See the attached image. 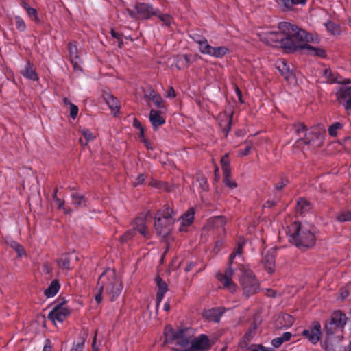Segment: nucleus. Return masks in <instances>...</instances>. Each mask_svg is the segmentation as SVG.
<instances>
[{"instance_id":"nucleus-1","label":"nucleus","mask_w":351,"mask_h":351,"mask_svg":"<svg viewBox=\"0 0 351 351\" xmlns=\"http://www.w3.org/2000/svg\"><path fill=\"white\" fill-rule=\"evenodd\" d=\"M278 28L282 32V39L279 47L289 50H296L300 48L306 50L309 55L319 57L325 56V51L319 48H315L306 43L300 44V41H308V34L294 25L287 22H282L278 25Z\"/></svg>"},{"instance_id":"nucleus-2","label":"nucleus","mask_w":351,"mask_h":351,"mask_svg":"<svg viewBox=\"0 0 351 351\" xmlns=\"http://www.w3.org/2000/svg\"><path fill=\"white\" fill-rule=\"evenodd\" d=\"M289 241L300 248H309L315 243V236L312 227L306 223L294 222L288 228Z\"/></svg>"},{"instance_id":"nucleus-3","label":"nucleus","mask_w":351,"mask_h":351,"mask_svg":"<svg viewBox=\"0 0 351 351\" xmlns=\"http://www.w3.org/2000/svg\"><path fill=\"white\" fill-rule=\"evenodd\" d=\"M97 289L104 291L111 301L117 300L122 291L123 285L114 269H108L100 275Z\"/></svg>"},{"instance_id":"nucleus-4","label":"nucleus","mask_w":351,"mask_h":351,"mask_svg":"<svg viewBox=\"0 0 351 351\" xmlns=\"http://www.w3.org/2000/svg\"><path fill=\"white\" fill-rule=\"evenodd\" d=\"M175 215L176 213L168 205L163 209L162 217L160 213L156 215L154 226L158 235L165 237L170 233L175 221Z\"/></svg>"},{"instance_id":"nucleus-5","label":"nucleus","mask_w":351,"mask_h":351,"mask_svg":"<svg viewBox=\"0 0 351 351\" xmlns=\"http://www.w3.org/2000/svg\"><path fill=\"white\" fill-rule=\"evenodd\" d=\"M347 322L346 315L341 311H335L332 313L330 319L325 324V330L327 335L326 341L332 343L330 336L341 331Z\"/></svg>"},{"instance_id":"nucleus-6","label":"nucleus","mask_w":351,"mask_h":351,"mask_svg":"<svg viewBox=\"0 0 351 351\" xmlns=\"http://www.w3.org/2000/svg\"><path fill=\"white\" fill-rule=\"evenodd\" d=\"M240 270L243 273L240 278V282L244 293L249 295L256 293L258 290L259 285L252 271L246 269L243 265L240 267Z\"/></svg>"},{"instance_id":"nucleus-7","label":"nucleus","mask_w":351,"mask_h":351,"mask_svg":"<svg viewBox=\"0 0 351 351\" xmlns=\"http://www.w3.org/2000/svg\"><path fill=\"white\" fill-rule=\"evenodd\" d=\"M325 128L323 125H319L313 127L311 130L304 134V136L298 140L306 145H311L315 147H320L324 140Z\"/></svg>"},{"instance_id":"nucleus-8","label":"nucleus","mask_w":351,"mask_h":351,"mask_svg":"<svg viewBox=\"0 0 351 351\" xmlns=\"http://www.w3.org/2000/svg\"><path fill=\"white\" fill-rule=\"evenodd\" d=\"M193 333L189 328L180 329L173 334V340L179 346L178 351H189Z\"/></svg>"},{"instance_id":"nucleus-9","label":"nucleus","mask_w":351,"mask_h":351,"mask_svg":"<svg viewBox=\"0 0 351 351\" xmlns=\"http://www.w3.org/2000/svg\"><path fill=\"white\" fill-rule=\"evenodd\" d=\"M128 12L132 17L138 19H147L158 14V9H155L152 5L143 3H136L134 10H128Z\"/></svg>"},{"instance_id":"nucleus-10","label":"nucleus","mask_w":351,"mask_h":351,"mask_svg":"<svg viewBox=\"0 0 351 351\" xmlns=\"http://www.w3.org/2000/svg\"><path fill=\"white\" fill-rule=\"evenodd\" d=\"M135 231H138L145 238H148L149 236V232L147 229L145 220L143 218H138L135 221L134 229L126 232L125 234L121 237V241L124 242L132 238Z\"/></svg>"},{"instance_id":"nucleus-11","label":"nucleus","mask_w":351,"mask_h":351,"mask_svg":"<svg viewBox=\"0 0 351 351\" xmlns=\"http://www.w3.org/2000/svg\"><path fill=\"white\" fill-rule=\"evenodd\" d=\"M66 301L63 300L62 302L56 305L53 310L49 313L48 318L55 322H63V320L69 315L70 312L65 306Z\"/></svg>"},{"instance_id":"nucleus-12","label":"nucleus","mask_w":351,"mask_h":351,"mask_svg":"<svg viewBox=\"0 0 351 351\" xmlns=\"http://www.w3.org/2000/svg\"><path fill=\"white\" fill-rule=\"evenodd\" d=\"M302 335L310 342L315 344L320 339L321 325L317 322H314L311 327L302 331Z\"/></svg>"},{"instance_id":"nucleus-13","label":"nucleus","mask_w":351,"mask_h":351,"mask_svg":"<svg viewBox=\"0 0 351 351\" xmlns=\"http://www.w3.org/2000/svg\"><path fill=\"white\" fill-rule=\"evenodd\" d=\"M234 270L229 267L224 274H217L218 280L223 284V287L234 293L237 290V285L232 281Z\"/></svg>"},{"instance_id":"nucleus-14","label":"nucleus","mask_w":351,"mask_h":351,"mask_svg":"<svg viewBox=\"0 0 351 351\" xmlns=\"http://www.w3.org/2000/svg\"><path fill=\"white\" fill-rule=\"evenodd\" d=\"M260 39L266 44L274 47H279L282 39V32H267L260 34Z\"/></svg>"},{"instance_id":"nucleus-15","label":"nucleus","mask_w":351,"mask_h":351,"mask_svg":"<svg viewBox=\"0 0 351 351\" xmlns=\"http://www.w3.org/2000/svg\"><path fill=\"white\" fill-rule=\"evenodd\" d=\"M210 347L209 340L206 335H202L197 338H193L189 351H204Z\"/></svg>"},{"instance_id":"nucleus-16","label":"nucleus","mask_w":351,"mask_h":351,"mask_svg":"<svg viewBox=\"0 0 351 351\" xmlns=\"http://www.w3.org/2000/svg\"><path fill=\"white\" fill-rule=\"evenodd\" d=\"M275 251L273 249L266 252L263 256L261 263L265 270L269 274H272L275 271Z\"/></svg>"},{"instance_id":"nucleus-17","label":"nucleus","mask_w":351,"mask_h":351,"mask_svg":"<svg viewBox=\"0 0 351 351\" xmlns=\"http://www.w3.org/2000/svg\"><path fill=\"white\" fill-rule=\"evenodd\" d=\"M258 324L256 323H252L249 327L248 330L243 335L242 339L239 343V346L241 348H247L250 343L253 340L254 337L257 334Z\"/></svg>"},{"instance_id":"nucleus-18","label":"nucleus","mask_w":351,"mask_h":351,"mask_svg":"<svg viewBox=\"0 0 351 351\" xmlns=\"http://www.w3.org/2000/svg\"><path fill=\"white\" fill-rule=\"evenodd\" d=\"M229 50L226 47H212L208 43L204 45L202 53L208 54L215 58H221L228 53Z\"/></svg>"},{"instance_id":"nucleus-19","label":"nucleus","mask_w":351,"mask_h":351,"mask_svg":"<svg viewBox=\"0 0 351 351\" xmlns=\"http://www.w3.org/2000/svg\"><path fill=\"white\" fill-rule=\"evenodd\" d=\"M337 98L339 102L346 101L345 108L351 110V87H341L337 93Z\"/></svg>"},{"instance_id":"nucleus-20","label":"nucleus","mask_w":351,"mask_h":351,"mask_svg":"<svg viewBox=\"0 0 351 351\" xmlns=\"http://www.w3.org/2000/svg\"><path fill=\"white\" fill-rule=\"evenodd\" d=\"M69 52L70 60L71 64H73V69L75 71L81 70L80 64L81 63V60L80 58L77 46L74 44L69 43Z\"/></svg>"},{"instance_id":"nucleus-21","label":"nucleus","mask_w":351,"mask_h":351,"mask_svg":"<svg viewBox=\"0 0 351 351\" xmlns=\"http://www.w3.org/2000/svg\"><path fill=\"white\" fill-rule=\"evenodd\" d=\"M293 317L289 314L282 313L276 320V326L278 328H288L292 326Z\"/></svg>"},{"instance_id":"nucleus-22","label":"nucleus","mask_w":351,"mask_h":351,"mask_svg":"<svg viewBox=\"0 0 351 351\" xmlns=\"http://www.w3.org/2000/svg\"><path fill=\"white\" fill-rule=\"evenodd\" d=\"M277 69L280 72L281 75L284 76L285 79L290 83L294 82L295 75L292 71H290L288 65L284 61L278 63Z\"/></svg>"},{"instance_id":"nucleus-23","label":"nucleus","mask_w":351,"mask_h":351,"mask_svg":"<svg viewBox=\"0 0 351 351\" xmlns=\"http://www.w3.org/2000/svg\"><path fill=\"white\" fill-rule=\"evenodd\" d=\"M21 73L27 79L36 81L38 80V76L36 72L35 69L32 64L27 62L24 66L23 69H21Z\"/></svg>"},{"instance_id":"nucleus-24","label":"nucleus","mask_w":351,"mask_h":351,"mask_svg":"<svg viewBox=\"0 0 351 351\" xmlns=\"http://www.w3.org/2000/svg\"><path fill=\"white\" fill-rule=\"evenodd\" d=\"M195 210L193 208H189L186 213H185L180 217L181 226L180 228V231H184V227H187L190 226L194 219Z\"/></svg>"},{"instance_id":"nucleus-25","label":"nucleus","mask_w":351,"mask_h":351,"mask_svg":"<svg viewBox=\"0 0 351 351\" xmlns=\"http://www.w3.org/2000/svg\"><path fill=\"white\" fill-rule=\"evenodd\" d=\"M104 99L110 108L112 112L114 114H116L119 112L120 108L118 99L109 93L104 94Z\"/></svg>"},{"instance_id":"nucleus-26","label":"nucleus","mask_w":351,"mask_h":351,"mask_svg":"<svg viewBox=\"0 0 351 351\" xmlns=\"http://www.w3.org/2000/svg\"><path fill=\"white\" fill-rule=\"evenodd\" d=\"M145 97L148 100H152L158 108L162 107L163 99L161 96L157 94L152 88H149L144 92Z\"/></svg>"},{"instance_id":"nucleus-27","label":"nucleus","mask_w":351,"mask_h":351,"mask_svg":"<svg viewBox=\"0 0 351 351\" xmlns=\"http://www.w3.org/2000/svg\"><path fill=\"white\" fill-rule=\"evenodd\" d=\"M149 121L154 129L158 128V127L163 125L165 122V118L160 115V113L153 109L150 110Z\"/></svg>"},{"instance_id":"nucleus-28","label":"nucleus","mask_w":351,"mask_h":351,"mask_svg":"<svg viewBox=\"0 0 351 351\" xmlns=\"http://www.w3.org/2000/svg\"><path fill=\"white\" fill-rule=\"evenodd\" d=\"M156 282L158 289V293L156 294V301L157 303L158 304L162 301L165 293L167 292L168 289V287L167 283L165 281H163L160 277H156Z\"/></svg>"},{"instance_id":"nucleus-29","label":"nucleus","mask_w":351,"mask_h":351,"mask_svg":"<svg viewBox=\"0 0 351 351\" xmlns=\"http://www.w3.org/2000/svg\"><path fill=\"white\" fill-rule=\"evenodd\" d=\"M223 313V311L220 308H212L206 311L204 313V316L209 320L219 322Z\"/></svg>"},{"instance_id":"nucleus-30","label":"nucleus","mask_w":351,"mask_h":351,"mask_svg":"<svg viewBox=\"0 0 351 351\" xmlns=\"http://www.w3.org/2000/svg\"><path fill=\"white\" fill-rule=\"evenodd\" d=\"M324 76L326 78V81L329 83H337V84H348L350 83L349 80H344L341 81L338 80V77L330 69H326L324 72Z\"/></svg>"},{"instance_id":"nucleus-31","label":"nucleus","mask_w":351,"mask_h":351,"mask_svg":"<svg viewBox=\"0 0 351 351\" xmlns=\"http://www.w3.org/2000/svg\"><path fill=\"white\" fill-rule=\"evenodd\" d=\"M60 284L56 280H53L49 287L45 289V294L47 298L53 297L60 289Z\"/></svg>"},{"instance_id":"nucleus-32","label":"nucleus","mask_w":351,"mask_h":351,"mask_svg":"<svg viewBox=\"0 0 351 351\" xmlns=\"http://www.w3.org/2000/svg\"><path fill=\"white\" fill-rule=\"evenodd\" d=\"M311 209V205L310 202L304 199H300L298 201L296 210L297 212L301 214L309 211Z\"/></svg>"},{"instance_id":"nucleus-33","label":"nucleus","mask_w":351,"mask_h":351,"mask_svg":"<svg viewBox=\"0 0 351 351\" xmlns=\"http://www.w3.org/2000/svg\"><path fill=\"white\" fill-rule=\"evenodd\" d=\"M191 37L195 43L199 45V51L202 53L204 51V45H206L208 43L207 40L205 38L196 34L191 36Z\"/></svg>"},{"instance_id":"nucleus-34","label":"nucleus","mask_w":351,"mask_h":351,"mask_svg":"<svg viewBox=\"0 0 351 351\" xmlns=\"http://www.w3.org/2000/svg\"><path fill=\"white\" fill-rule=\"evenodd\" d=\"M284 7L287 10H291L294 5L306 3V0H280Z\"/></svg>"},{"instance_id":"nucleus-35","label":"nucleus","mask_w":351,"mask_h":351,"mask_svg":"<svg viewBox=\"0 0 351 351\" xmlns=\"http://www.w3.org/2000/svg\"><path fill=\"white\" fill-rule=\"evenodd\" d=\"M210 224L216 228H221L223 230V226L226 223V219L222 216H218L215 217L214 219H212L210 221Z\"/></svg>"},{"instance_id":"nucleus-36","label":"nucleus","mask_w":351,"mask_h":351,"mask_svg":"<svg viewBox=\"0 0 351 351\" xmlns=\"http://www.w3.org/2000/svg\"><path fill=\"white\" fill-rule=\"evenodd\" d=\"M73 203L76 207L82 206L85 205V199L83 195L80 193L72 194Z\"/></svg>"},{"instance_id":"nucleus-37","label":"nucleus","mask_w":351,"mask_h":351,"mask_svg":"<svg viewBox=\"0 0 351 351\" xmlns=\"http://www.w3.org/2000/svg\"><path fill=\"white\" fill-rule=\"evenodd\" d=\"M81 132L86 140L85 142H84L83 140L80 139V142L82 145H86L88 141L93 140L95 137V135L87 129H83Z\"/></svg>"},{"instance_id":"nucleus-38","label":"nucleus","mask_w":351,"mask_h":351,"mask_svg":"<svg viewBox=\"0 0 351 351\" xmlns=\"http://www.w3.org/2000/svg\"><path fill=\"white\" fill-rule=\"evenodd\" d=\"M221 164L223 173L228 174L230 171L228 154H226L221 159Z\"/></svg>"},{"instance_id":"nucleus-39","label":"nucleus","mask_w":351,"mask_h":351,"mask_svg":"<svg viewBox=\"0 0 351 351\" xmlns=\"http://www.w3.org/2000/svg\"><path fill=\"white\" fill-rule=\"evenodd\" d=\"M326 29L332 35H338L340 34V29L339 26L336 25L334 23L328 21L325 23Z\"/></svg>"},{"instance_id":"nucleus-40","label":"nucleus","mask_w":351,"mask_h":351,"mask_svg":"<svg viewBox=\"0 0 351 351\" xmlns=\"http://www.w3.org/2000/svg\"><path fill=\"white\" fill-rule=\"evenodd\" d=\"M57 263L58 266L63 269H70V259L67 256H64L57 260Z\"/></svg>"},{"instance_id":"nucleus-41","label":"nucleus","mask_w":351,"mask_h":351,"mask_svg":"<svg viewBox=\"0 0 351 351\" xmlns=\"http://www.w3.org/2000/svg\"><path fill=\"white\" fill-rule=\"evenodd\" d=\"M16 27L18 30L24 32L26 29V25L24 20L19 16L14 17Z\"/></svg>"},{"instance_id":"nucleus-42","label":"nucleus","mask_w":351,"mask_h":351,"mask_svg":"<svg viewBox=\"0 0 351 351\" xmlns=\"http://www.w3.org/2000/svg\"><path fill=\"white\" fill-rule=\"evenodd\" d=\"M250 351H274L273 348L264 347L261 344H251L248 347Z\"/></svg>"},{"instance_id":"nucleus-43","label":"nucleus","mask_w":351,"mask_h":351,"mask_svg":"<svg viewBox=\"0 0 351 351\" xmlns=\"http://www.w3.org/2000/svg\"><path fill=\"white\" fill-rule=\"evenodd\" d=\"M342 128V125L339 122H335L328 128V133L332 136H336L337 131Z\"/></svg>"},{"instance_id":"nucleus-44","label":"nucleus","mask_w":351,"mask_h":351,"mask_svg":"<svg viewBox=\"0 0 351 351\" xmlns=\"http://www.w3.org/2000/svg\"><path fill=\"white\" fill-rule=\"evenodd\" d=\"M243 243H239L238 247L230 255L228 264L230 266L233 263V259L237 256H241L242 253Z\"/></svg>"},{"instance_id":"nucleus-45","label":"nucleus","mask_w":351,"mask_h":351,"mask_svg":"<svg viewBox=\"0 0 351 351\" xmlns=\"http://www.w3.org/2000/svg\"><path fill=\"white\" fill-rule=\"evenodd\" d=\"M155 16H158L165 25H170L171 22V18L169 15L161 14L160 12L158 10V14H156Z\"/></svg>"},{"instance_id":"nucleus-46","label":"nucleus","mask_w":351,"mask_h":351,"mask_svg":"<svg viewBox=\"0 0 351 351\" xmlns=\"http://www.w3.org/2000/svg\"><path fill=\"white\" fill-rule=\"evenodd\" d=\"M223 182L226 186L230 187V189H234L237 187V184L234 181L230 180V172L227 175L223 173Z\"/></svg>"},{"instance_id":"nucleus-47","label":"nucleus","mask_w":351,"mask_h":351,"mask_svg":"<svg viewBox=\"0 0 351 351\" xmlns=\"http://www.w3.org/2000/svg\"><path fill=\"white\" fill-rule=\"evenodd\" d=\"M190 62V58L187 55H182L179 57L178 64H180V68L188 66Z\"/></svg>"},{"instance_id":"nucleus-48","label":"nucleus","mask_w":351,"mask_h":351,"mask_svg":"<svg viewBox=\"0 0 351 351\" xmlns=\"http://www.w3.org/2000/svg\"><path fill=\"white\" fill-rule=\"evenodd\" d=\"M10 246L16 251L19 256H21L22 255H23L25 254V251H24L23 246L21 245L17 242L14 241H11Z\"/></svg>"},{"instance_id":"nucleus-49","label":"nucleus","mask_w":351,"mask_h":351,"mask_svg":"<svg viewBox=\"0 0 351 351\" xmlns=\"http://www.w3.org/2000/svg\"><path fill=\"white\" fill-rule=\"evenodd\" d=\"M337 219H338V221H339L341 222H344V221H351V211L343 213L337 216Z\"/></svg>"},{"instance_id":"nucleus-50","label":"nucleus","mask_w":351,"mask_h":351,"mask_svg":"<svg viewBox=\"0 0 351 351\" xmlns=\"http://www.w3.org/2000/svg\"><path fill=\"white\" fill-rule=\"evenodd\" d=\"M337 219H338V221H339L341 222H344V221H351V211L343 213L337 216Z\"/></svg>"},{"instance_id":"nucleus-51","label":"nucleus","mask_w":351,"mask_h":351,"mask_svg":"<svg viewBox=\"0 0 351 351\" xmlns=\"http://www.w3.org/2000/svg\"><path fill=\"white\" fill-rule=\"evenodd\" d=\"M295 133L298 135H300L302 132L306 133V127L303 123H298L295 125Z\"/></svg>"},{"instance_id":"nucleus-52","label":"nucleus","mask_w":351,"mask_h":351,"mask_svg":"<svg viewBox=\"0 0 351 351\" xmlns=\"http://www.w3.org/2000/svg\"><path fill=\"white\" fill-rule=\"evenodd\" d=\"M78 113V107L74 104L69 106V114L72 119H75Z\"/></svg>"},{"instance_id":"nucleus-53","label":"nucleus","mask_w":351,"mask_h":351,"mask_svg":"<svg viewBox=\"0 0 351 351\" xmlns=\"http://www.w3.org/2000/svg\"><path fill=\"white\" fill-rule=\"evenodd\" d=\"M288 183L289 180L287 178H282L279 182L275 184V189L276 191H280L283 189Z\"/></svg>"},{"instance_id":"nucleus-54","label":"nucleus","mask_w":351,"mask_h":351,"mask_svg":"<svg viewBox=\"0 0 351 351\" xmlns=\"http://www.w3.org/2000/svg\"><path fill=\"white\" fill-rule=\"evenodd\" d=\"M26 12H27L28 16L30 17H33V19L35 21L38 22L39 21L38 14H37V11L36 10V9L30 7L29 8L27 9V10Z\"/></svg>"},{"instance_id":"nucleus-55","label":"nucleus","mask_w":351,"mask_h":351,"mask_svg":"<svg viewBox=\"0 0 351 351\" xmlns=\"http://www.w3.org/2000/svg\"><path fill=\"white\" fill-rule=\"evenodd\" d=\"M110 34L113 38L117 39L119 41V47H121V44H122L123 41L121 40V34L117 33V32H115L113 29H111Z\"/></svg>"},{"instance_id":"nucleus-56","label":"nucleus","mask_w":351,"mask_h":351,"mask_svg":"<svg viewBox=\"0 0 351 351\" xmlns=\"http://www.w3.org/2000/svg\"><path fill=\"white\" fill-rule=\"evenodd\" d=\"M283 342H284V341L282 340V339L280 337H278L274 339L271 341V344L273 346L278 348V347L280 346Z\"/></svg>"},{"instance_id":"nucleus-57","label":"nucleus","mask_w":351,"mask_h":351,"mask_svg":"<svg viewBox=\"0 0 351 351\" xmlns=\"http://www.w3.org/2000/svg\"><path fill=\"white\" fill-rule=\"evenodd\" d=\"M349 294V290L347 288H343L340 290L339 297L341 300L346 299Z\"/></svg>"},{"instance_id":"nucleus-58","label":"nucleus","mask_w":351,"mask_h":351,"mask_svg":"<svg viewBox=\"0 0 351 351\" xmlns=\"http://www.w3.org/2000/svg\"><path fill=\"white\" fill-rule=\"evenodd\" d=\"M145 175L144 174H140L136 178V180L134 182V185L137 186L139 184H141L145 181Z\"/></svg>"},{"instance_id":"nucleus-59","label":"nucleus","mask_w":351,"mask_h":351,"mask_svg":"<svg viewBox=\"0 0 351 351\" xmlns=\"http://www.w3.org/2000/svg\"><path fill=\"white\" fill-rule=\"evenodd\" d=\"M134 126L140 130L141 135L143 136V128L141 125L140 121H138L136 119H134Z\"/></svg>"},{"instance_id":"nucleus-60","label":"nucleus","mask_w":351,"mask_h":351,"mask_svg":"<svg viewBox=\"0 0 351 351\" xmlns=\"http://www.w3.org/2000/svg\"><path fill=\"white\" fill-rule=\"evenodd\" d=\"M252 149L251 145H247L245 147V149L243 151L240 150L239 151V155L240 156H247L250 154V150Z\"/></svg>"},{"instance_id":"nucleus-61","label":"nucleus","mask_w":351,"mask_h":351,"mask_svg":"<svg viewBox=\"0 0 351 351\" xmlns=\"http://www.w3.org/2000/svg\"><path fill=\"white\" fill-rule=\"evenodd\" d=\"M200 186L202 187V189L204 190V191H206L208 189V186L207 184V182H206V180L205 178L204 177H202L200 178Z\"/></svg>"},{"instance_id":"nucleus-62","label":"nucleus","mask_w":351,"mask_h":351,"mask_svg":"<svg viewBox=\"0 0 351 351\" xmlns=\"http://www.w3.org/2000/svg\"><path fill=\"white\" fill-rule=\"evenodd\" d=\"M166 97H172V98L176 97L175 90L173 87L169 88V89L166 93Z\"/></svg>"},{"instance_id":"nucleus-63","label":"nucleus","mask_w":351,"mask_h":351,"mask_svg":"<svg viewBox=\"0 0 351 351\" xmlns=\"http://www.w3.org/2000/svg\"><path fill=\"white\" fill-rule=\"evenodd\" d=\"M291 335H292L291 332H286L283 333V335L282 336H280V337L282 339V340L285 342V341H289L290 339Z\"/></svg>"},{"instance_id":"nucleus-64","label":"nucleus","mask_w":351,"mask_h":351,"mask_svg":"<svg viewBox=\"0 0 351 351\" xmlns=\"http://www.w3.org/2000/svg\"><path fill=\"white\" fill-rule=\"evenodd\" d=\"M83 347H84V343H77L76 344L73 348V349L75 351H82V349H83Z\"/></svg>"}]
</instances>
